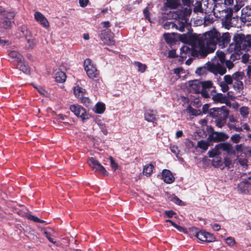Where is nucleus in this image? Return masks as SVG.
Wrapping results in <instances>:
<instances>
[{"label": "nucleus", "mask_w": 251, "mask_h": 251, "mask_svg": "<svg viewBox=\"0 0 251 251\" xmlns=\"http://www.w3.org/2000/svg\"><path fill=\"white\" fill-rule=\"evenodd\" d=\"M230 39L228 33H225L221 36L220 33L215 28H213L198 38L193 50L198 53V55L205 57L208 53L215 50L217 43H222L225 46L229 43Z\"/></svg>", "instance_id": "nucleus-1"}, {"label": "nucleus", "mask_w": 251, "mask_h": 251, "mask_svg": "<svg viewBox=\"0 0 251 251\" xmlns=\"http://www.w3.org/2000/svg\"><path fill=\"white\" fill-rule=\"evenodd\" d=\"M244 74L241 72H236L232 75H225L223 80L218 81V84L223 92L226 93L229 89V85L232 84V87L235 92L240 95H243L244 88L242 80Z\"/></svg>", "instance_id": "nucleus-2"}, {"label": "nucleus", "mask_w": 251, "mask_h": 251, "mask_svg": "<svg viewBox=\"0 0 251 251\" xmlns=\"http://www.w3.org/2000/svg\"><path fill=\"white\" fill-rule=\"evenodd\" d=\"M216 55L217 56H215L211 62H208L203 66L197 68L196 71V74L201 75L209 71L214 74H225L226 73V69L222 65L225 61V53L222 51H217Z\"/></svg>", "instance_id": "nucleus-3"}, {"label": "nucleus", "mask_w": 251, "mask_h": 251, "mask_svg": "<svg viewBox=\"0 0 251 251\" xmlns=\"http://www.w3.org/2000/svg\"><path fill=\"white\" fill-rule=\"evenodd\" d=\"M234 43L230 45V50L238 53L241 50H249L251 48V36L237 34L234 37Z\"/></svg>", "instance_id": "nucleus-4"}, {"label": "nucleus", "mask_w": 251, "mask_h": 251, "mask_svg": "<svg viewBox=\"0 0 251 251\" xmlns=\"http://www.w3.org/2000/svg\"><path fill=\"white\" fill-rule=\"evenodd\" d=\"M211 95L213 101L221 103H226L228 100H233L238 99V97L234 96L231 91H227L226 96L222 93H216V91L213 90L211 92Z\"/></svg>", "instance_id": "nucleus-5"}, {"label": "nucleus", "mask_w": 251, "mask_h": 251, "mask_svg": "<svg viewBox=\"0 0 251 251\" xmlns=\"http://www.w3.org/2000/svg\"><path fill=\"white\" fill-rule=\"evenodd\" d=\"M84 70L88 76L91 79L97 78L99 75V72L95 65L90 59H86L84 62Z\"/></svg>", "instance_id": "nucleus-6"}, {"label": "nucleus", "mask_w": 251, "mask_h": 251, "mask_svg": "<svg viewBox=\"0 0 251 251\" xmlns=\"http://www.w3.org/2000/svg\"><path fill=\"white\" fill-rule=\"evenodd\" d=\"M215 111L221 115V117L215 121L216 126L218 127H222L226 124V119L228 115V110L225 106L214 108Z\"/></svg>", "instance_id": "nucleus-7"}, {"label": "nucleus", "mask_w": 251, "mask_h": 251, "mask_svg": "<svg viewBox=\"0 0 251 251\" xmlns=\"http://www.w3.org/2000/svg\"><path fill=\"white\" fill-rule=\"evenodd\" d=\"M70 109L75 116L80 117L83 123L89 119V115L86 113L85 109L79 105H71Z\"/></svg>", "instance_id": "nucleus-8"}, {"label": "nucleus", "mask_w": 251, "mask_h": 251, "mask_svg": "<svg viewBox=\"0 0 251 251\" xmlns=\"http://www.w3.org/2000/svg\"><path fill=\"white\" fill-rule=\"evenodd\" d=\"M89 166L96 172L102 174L104 176H107L108 173L99 162L93 157H91L88 160Z\"/></svg>", "instance_id": "nucleus-9"}, {"label": "nucleus", "mask_w": 251, "mask_h": 251, "mask_svg": "<svg viewBox=\"0 0 251 251\" xmlns=\"http://www.w3.org/2000/svg\"><path fill=\"white\" fill-rule=\"evenodd\" d=\"M89 166L96 172L102 174L104 176H107L108 173L99 162L93 157H91L88 160Z\"/></svg>", "instance_id": "nucleus-10"}, {"label": "nucleus", "mask_w": 251, "mask_h": 251, "mask_svg": "<svg viewBox=\"0 0 251 251\" xmlns=\"http://www.w3.org/2000/svg\"><path fill=\"white\" fill-rule=\"evenodd\" d=\"M101 41L105 44L112 45L114 44V34L109 29H104L101 31L100 35Z\"/></svg>", "instance_id": "nucleus-11"}, {"label": "nucleus", "mask_w": 251, "mask_h": 251, "mask_svg": "<svg viewBox=\"0 0 251 251\" xmlns=\"http://www.w3.org/2000/svg\"><path fill=\"white\" fill-rule=\"evenodd\" d=\"M193 232L195 236L201 241L211 242L215 240V237L212 234L205 231L201 230L198 231L197 229H195Z\"/></svg>", "instance_id": "nucleus-12"}, {"label": "nucleus", "mask_w": 251, "mask_h": 251, "mask_svg": "<svg viewBox=\"0 0 251 251\" xmlns=\"http://www.w3.org/2000/svg\"><path fill=\"white\" fill-rule=\"evenodd\" d=\"M188 89L191 92L200 93L202 90V84L198 80L189 81L188 82Z\"/></svg>", "instance_id": "nucleus-13"}, {"label": "nucleus", "mask_w": 251, "mask_h": 251, "mask_svg": "<svg viewBox=\"0 0 251 251\" xmlns=\"http://www.w3.org/2000/svg\"><path fill=\"white\" fill-rule=\"evenodd\" d=\"M228 137V135L225 133L214 131L209 135L208 139H210L211 141L220 142L225 141Z\"/></svg>", "instance_id": "nucleus-14"}, {"label": "nucleus", "mask_w": 251, "mask_h": 251, "mask_svg": "<svg viewBox=\"0 0 251 251\" xmlns=\"http://www.w3.org/2000/svg\"><path fill=\"white\" fill-rule=\"evenodd\" d=\"M162 177L164 181L168 184L173 183L175 180V177L169 170L165 169L162 171Z\"/></svg>", "instance_id": "nucleus-15"}, {"label": "nucleus", "mask_w": 251, "mask_h": 251, "mask_svg": "<svg viewBox=\"0 0 251 251\" xmlns=\"http://www.w3.org/2000/svg\"><path fill=\"white\" fill-rule=\"evenodd\" d=\"M246 0H235V4L232 8H229V13L226 16H232L233 12H237L244 5V2Z\"/></svg>", "instance_id": "nucleus-16"}, {"label": "nucleus", "mask_w": 251, "mask_h": 251, "mask_svg": "<svg viewBox=\"0 0 251 251\" xmlns=\"http://www.w3.org/2000/svg\"><path fill=\"white\" fill-rule=\"evenodd\" d=\"M8 55L9 57L12 60L11 61L16 63L21 62L24 59L23 56L18 52L15 50H10Z\"/></svg>", "instance_id": "nucleus-17"}, {"label": "nucleus", "mask_w": 251, "mask_h": 251, "mask_svg": "<svg viewBox=\"0 0 251 251\" xmlns=\"http://www.w3.org/2000/svg\"><path fill=\"white\" fill-rule=\"evenodd\" d=\"M192 49V46L190 47L188 45H184L182 46L180 49V55L181 57L182 58H186L187 55L189 56L192 54L193 52Z\"/></svg>", "instance_id": "nucleus-18"}, {"label": "nucleus", "mask_w": 251, "mask_h": 251, "mask_svg": "<svg viewBox=\"0 0 251 251\" xmlns=\"http://www.w3.org/2000/svg\"><path fill=\"white\" fill-rule=\"evenodd\" d=\"M164 6L171 9L177 8L180 3V0H166Z\"/></svg>", "instance_id": "nucleus-19"}, {"label": "nucleus", "mask_w": 251, "mask_h": 251, "mask_svg": "<svg viewBox=\"0 0 251 251\" xmlns=\"http://www.w3.org/2000/svg\"><path fill=\"white\" fill-rule=\"evenodd\" d=\"M192 13V8L190 6L181 7L175 12V16H190Z\"/></svg>", "instance_id": "nucleus-20"}, {"label": "nucleus", "mask_w": 251, "mask_h": 251, "mask_svg": "<svg viewBox=\"0 0 251 251\" xmlns=\"http://www.w3.org/2000/svg\"><path fill=\"white\" fill-rule=\"evenodd\" d=\"M220 147H222L223 151L226 152L228 154H235V151L231 145L228 143H220Z\"/></svg>", "instance_id": "nucleus-21"}, {"label": "nucleus", "mask_w": 251, "mask_h": 251, "mask_svg": "<svg viewBox=\"0 0 251 251\" xmlns=\"http://www.w3.org/2000/svg\"><path fill=\"white\" fill-rule=\"evenodd\" d=\"M203 0H195L193 4H191L193 7V11L195 14H198L199 13H203V9L202 8L201 1Z\"/></svg>", "instance_id": "nucleus-22"}, {"label": "nucleus", "mask_w": 251, "mask_h": 251, "mask_svg": "<svg viewBox=\"0 0 251 251\" xmlns=\"http://www.w3.org/2000/svg\"><path fill=\"white\" fill-rule=\"evenodd\" d=\"M211 140L207 139V140H201L198 142L197 147L202 150L203 151H205L210 146Z\"/></svg>", "instance_id": "nucleus-23"}, {"label": "nucleus", "mask_w": 251, "mask_h": 251, "mask_svg": "<svg viewBox=\"0 0 251 251\" xmlns=\"http://www.w3.org/2000/svg\"><path fill=\"white\" fill-rule=\"evenodd\" d=\"M223 151L222 147H220V144L217 145L211 151H209L208 154L210 157H214L221 154Z\"/></svg>", "instance_id": "nucleus-24"}, {"label": "nucleus", "mask_w": 251, "mask_h": 251, "mask_svg": "<svg viewBox=\"0 0 251 251\" xmlns=\"http://www.w3.org/2000/svg\"><path fill=\"white\" fill-rule=\"evenodd\" d=\"M156 112L153 110H147L145 113V119L148 122H153L155 120Z\"/></svg>", "instance_id": "nucleus-25"}, {"label": "nucleus", "mask_w": 251, "mask_h": 251, "mask_svg": "<svg viewBox=\"0 0 251 251\" xmlns=\"http://www.w3.org/2000/svg\"><path fill=\"white\" fill-rule=\"evenodd\" d=\"M250 182L248 180H245L238 184V190L242 193L245 192L250 188Z\"/></svg>", "instance_id": "nucleus-26"}, {"label": "nucleus", "mask_w": 251, "mask_h": 251, "mask_svg": "<svg viewBox=\"0 0 251 251\" xmlns=\"http://www.w3.org/2000/svg\"><path fill=\"white\" fill-rule=\"evenodd\" d=\"M12 22V19H9L7 17H4L1 21L0 26L3 28L8 29L11 27Z\"/></svg>", "instance_id": "nucleus-27"}, {"label": "nucleus", "mask_w": 251, "mask_h": 251, "mask_svg": "<svg viewBox=\"0 0 251 251\" xmlns=\"http://www.w3.org/2000/svg\"><path fill=\"white\" fill-rule=\"evenodd\" d=\"M85 90L77 85L74 87V93L75 96L78 98H82L85 93Z\"/></svg>", "instance_id": "nucleus-28"}, {"label": "nucleus", "mask_w": 251, "mask_h": 251, "mask_svg": "<svg viewBox=\"0 0 251 251\" xmlns=\"http://www.w3.org/2000/svg\"><path fill=\"white\" fill-rule=\"evenodd\" d=\"M66 78L65 74L61 71H58L55 73V79L57 82L62 83L65 81Z\"/></svg>", "instance_id": "nucleus-29"}, {"label": "nucleus", "mask_w": 251, "mask_h": 251, "mask_svg": "<svg viewBox=\"0 0 251 251\" xmlns=\"http://www.w3.org/2000/svg\"><path fill=\"white\" fill-rule=\"evenodd\" d=\"M17 64L18 65H19V69L21 71H22L25 74H29L30 70L28 65L27 63L25 62L24 59L21 62H19Z\"/></svg>", "instance_id": "nucleus-30"}, {"label": "nucleus", "mask_w": 251, "mask_h": 251, "mask_svg": "<svg viewBox=\"0 0 251 251\" xmlns=\"http://www.w3.org/2000/svg\"><path fill=\"white\" fill-rule=\"evenodd\" d=\"M154 168V166L151 164L145 165L143 169V174L147 176H150L152 173Z\"/></svg>", "instance_id": "nucleus-31"}, {"label": "nucleus", "mask_w": 251, "mask_h": 251, "mask_svg": "<svg viewBox=\"0 0 251 251\" xmlns=\"http://www.w3.org/2000/svg\"><path fill=\"white\" fill-rule=\"evenodd\" d=\"M170 149L171 152L176 155V157L180 161H182L183 159L181 157H178V155L180 154V151L178 149V147L176 145L174 144L170 145Z\"/></svg>", "instance_id": "nucleus-32"}, {"label": "nucleus", "mask_w": 251, "mask_h": 251, "mask_svg": "<svg viewBox=\"0 0 251 251\" xmlns=\"http://www.w3.org/2000/svg\"><path fill=\"white\" fill-rule=\"evenodd\" d=\"M176 20L179 23L180 27L183 28L184 26L188 24V20L187 17H177Z\"/></svg>", "instance_id": "nucleus-33"}, {"label": "nucleus", "mask_w": 251, "mask_h": 251, "mask_svg": "<svg viewBox=\"0 0 251 251\" xmlns=\"http://www.w3.org/2000/svg\"><path fill=\"white\" fill-rule=\"evenodd\" d=\"M105 110V105L103 103L99 102L95 107V111L98 114H102Z\"/></svg>", "instance_id": "nucleus-34"}, {"label": "nucleus", "mask_w": 251, "mask_h": 251, "mask_svg": "<svg viewBox=\"0 0 251 251\" xmlns=\"http://www.w3.org/2000/svg\"><path fill=\"white\" fill-rule=\"evenodd\" d=\"M26 41L27 42L28 49H32L36 45L38 42L37 40L33 37L27 38Z\"/></svg>", "instance_id": "nucleus-35"}, {"label": "nucleus", "mask_w": 251, "mask_h": 251, "mask_svg": "<svg viewBox=\"0 0 251 251\" xmlns=\"http://www.w3.org/2000/svg\"><path fill=\"white\" fill-rule=\"evenodd\" d=\"M36 21L44 27L49 26V22L45 17H35Z\"/></svg>", "instance_id": "nucleus-36"}, {"label": "nucleus", "mask_w": 251, "mask_h": 251, "mask_svg": "<svg viewBox=\"0 0 251 251\" xmlns=\"http://www.w3.org/2000/svg\"><path fill=\"white\" fill-rule=\"evenodd\" d=\"M41 231L43 232L44 235L46 237V238L49 240L50 242L54 244H56V242L52 238L53 237L50 235V233L48 231H47L44 228H42L41 229Z\"/></svg>", "instance_id": "nucleus-37"}, {"label": "nucleus", "mask_w": 251, "mask_h": 251, "mask_svg": "<svg viewBox=\"0 0 251 251\" xmlns=\"http://www.w3.org/2000/svg\"><path fill=\"white\" fill-rule=\"evenodd\" d=\"M134 65L137 68L138 71L143 73L145 72L147 69V66L139 62H135L134 63Z\"/></svg>", "instance_id": "nucleus-38"}, {"label": "nucleus", "mask_w": 251, "mask_h": 251, "mask_svg": "<svg viewBox=\"0 0 251 251\" xmlns=\"http://www.w3.org/2000/svg\"><path fill=\"white\" fill-rule=\"evenodd\" d=\"M239 111L243 118H247L249 114V108L247 106H242L240 108Z\"/></svg>", "instance_id": "nucleus-39"}, {"label": "nucleus", "mask_w": 251, "mask_h": 251, "mask_svg": "<svg viewBox=\"0 0 251 251\" xmlns=\"http://www.w3.org/2000/svg\"><path fill=\"white\" fill-rule=\"evenodd\" d=\"M164 37L168 44H172L174 41V36L172 34L164 33Z\"/></svg>", "instance_id": "nucleus-40"}, {"label": "nucleus", "mask_w": 251, "mask_h": 251, "mask_svg": "<svg viewBox=\"0 0 251 251\" xmlns=\"http://www.w3.org/2000/svg\"><path fill=\"white\" fill-rule=\"evenodd\" d=\"M21 31L25 36V39L27 40V38L32 37L31 35L30 31L27 29L25 27H22L21 28Z\"/></svg>", "instance_id": "nucleus-41"}, {"label": "nucleus", "mask_w": 251, "mask_h": 251, "mask_svg": "<svg viewBox=\"0 0 251 251\" xmlns=\"http://www.w3.org/2000/svg\"><path fill=\"white\" fill-rule=\"evenodd\" d=\"M153 7L152 3H149L147 7L143 10L144 16H150V11L151 10Z\"/></svg>", "instance_id": "nucleus-42"}, {"label": "nucleus", "mask_w": 251, "mask_h": 251, "mask_svg": "<svg viewBox=\"0 0 251 251\" xmlns=\"http://www.w3.org/2000/svg\"><path fill=\"white\" fill-rule=\"evenodd\" d=\"M234 1H235V0H219V4L224 3L226 6L233 5Z\"/></svg>", "instance_id": "nucleus-43"}, {"label": "nucleus", "mask_w": 251, "mask_h": 251, "mask_svg": "<svg viewBox=\"0 0 251 251\" xmlns=\"http://www.w3.org/2000/svg\"><path fill=\"white\" fill-rule=\"evenodd\" d=\"M251 16V8L249 6H247L242 10L241 16Z\"/></svg>", "instance_id": "nucleus-44"}, {"label": "nucleus", "mask_w": 251, "mask_h": 251, "mask_svg": "<svg viewBox=\"0 0 251 251\" xmlns=\"http://www.w3.org/2000/svg\"><path fill=\"white\" fill-rule=\"evenodd\" d=\"M202 84V90H206L207 89L210 88L213 86V83L211 81H205L201 82Z\"/></svg>", "instance_id": "nucleus-45"}, {"label": "nucleus", "mask_w": 251, "mask_h": 251, "mask_svg": "<svg viewBox=\"0 0 251 251\" xmlns=\"http://www.w3.org/2000/svg\"><path fill=\"white\" fill-rule=\"evenodd\" d=\"M27 218L28 219L31 220L35 222L40 223H45V221H44L42 220H41V219H39L38 217H37L35 216H33V215H28Z\"/></svg>", "instance_id": "nucleus-46"}, {"label": "nucleus", "mask_w": 251, "mask_h": 251, "mask_svg": "<svg viewBox=\"0 0 251 251\" xmlns=\"http://www.w3.org/2000/svg\"><path fill=\"white\" fill-rule=\"evenodd\" d=\"M98 125H99L101 131L104 135H107L108 133V131L106 128V126L105 124L102 123V122L98 123Z\"/></svg>", "instance_id": "nucleus-47"}, {"label": "nucleus", "mask_w": 251, "mask_h": 251, "mask_svg": "<svg viewBox=\"0 0 251 251\" xmlns=\"http://www.w3.org/2000/svg\"><path fill=\"white\" fill-rule=\"evenodd\" d=\"M241 139V136L238 134H235L231 136V140L234 143H239Z\"/></svg>", "instance_id": "nucleus-48"}, {"label": "nucleus", "mask_w": 251, "mask_h": 251, "mask_svg": "<svg viewBox=\"0 0 251 251\" xmlns=\"http://www.w3.org/2000/svg\"><path fill=\"white\" fill-rule=\"evenodd\" d=\"M213 165L216 167H220L222 166L223 164V162L221 158H219L218 157H216L213 160L212 162Z\"/></svg>", "instance_id": "nucleus-49"}, {"label": "nucleus", "mask_w": 251, "mask_h": 251, "mask_svg": "<svg viewBox=\"0 0 251 251\" xmlns=\"http://www.w3.org/2000/svg\"><path fill=\"white\" fill-rule=\"evenodd\" d=\"M174 72L178 77L182 76L181 75L185 74L184 70L182 68H177L175 69Z\"/></svg>", "instance_id": "nucleus-50"}, {"label": "nucleus", "mask_w": 251, "mask_h": 251, "mask_svg": "<svg viewBox=\"0 0 251 251\" xmlns=\"http://www.w3.org/2000/svg\"><path fill=\"white\" fill-rule=\"evenodd\" d=\"M213 18L212 17H204V25L207 26L213 22Z\"/></svg>", "instance_id": "nucleus-51"}, {"label": "nucleus", "mask_w": 251, "mask_h": 251, "mask_svg": "<svg viewBox=\"0 0 251 251\" xmlns=\"http://www.w3.org/2000/svg\"><path fill=\"white\" fill-rule=\"evenodd\" d=\"M109 159L110 160V166L111 168L114 171H116L118 168V164L114 161L112 157H110Z\"/></svg>", "instance_id": "nucleus-52"}, {"label": "nucleus", "mask_w": 251, "mask_h": 251, "mask_svg": "<svg viewBox=\"0 0 251 251\" xmlns=\"http://www.w3.org/2000/svg\"><path fill=\"white\" fill-rule=\"evenodd\" d=\"M176 26V24L172 22H167L163 25V27L166 29H169L171 27L174 28Z\"/></svg>", "instance_id": "nucleus-53"}, {"label": "nucleus", "mask_w": 251, "mask_h": 251, "mask_svg": "<svg viewBox=\"0 0 251 251\" xmlns=\"http://www.w3.org/2000/svg\"><path fill=\"white\" fill-rule=\"evenodd\" d=\"M195 0H181V2L183 5L186 6H190L191 4H193Z\"/></svg>", "instance_id": "nucleus-54"}, {"label": "nucleus", "mask_w": 251, "mask_h": 251, "mask_svg": "<svg viewBox=\"0 0 251 251\" xmlns=\"http://www.w3.org/2000/svg\"><path fill=\"white\" fill-rule=\"evenodd\" d=\"M250 55L248 54H244L242 55L241 60L243 63H249Z\"/></svg>", "instance_id": "nucleus-55"}, {"label": "nucleus", "mask_w": 251, "mask_h": 251, "mask_svg": "<svg viewBox=\"0 0 251 251\" xmlns=\"http://www.w3.org/2000/svg\"><path fill=\"white\" fill-rule=\"evenodd\" d=\"M34 87L38 91V92L41 95L43 96H46L47 94V92L44 89H43L40 86H34Z\"/></svg>", "instance_id": "nucleus-56"}, {"label": "nucleus", "mask_w": 251, "mask_h": 251, "mask_svg": "<svg viewBox=\"0 0 251 251\" xmlns=\"http://www.w3.org/2000/svg\"><path fill=\"white\" fill-rule=\"evenodd\" d=\"M226 243L229 246H233L235 244V241L234 238L230 237L226 239Z\"/></svg>", "instance_id": "nucleus-57"}, {"label": "nucleus", "mask_w": 251, "mask_h": 251, "mask_svg": "<svg viewBox=\"0 0 251 251\" xmlns=\"http://www.w3.org/2000/svg\"><path fill=\"white\" fill-rule=\"evenodd\" d=\"M224 164L226 167H229L232 163L231 160L228 157H226L224 159Z\"/></svg>", "instance_id": "nucleus-58"}, {"label": "nucleus", "mask_w": 251, "mask_h": 251, "mask_svg": "<svg viewBox=\"0 0 251 251\" xmlns=\"http://www.w3.org/2000/svg\"><path fill=\"white\" fill-rule=\"evenodd\" d=\"M89 1V0H79V3L81 7H85L87 5Z\"/></svg>", "instance_id": "nucleus-59"}, {"label": "nucleus", "mask_w": 251, "mask_h": 251, "mask_svg": "<svg viewBox=\"0 0 251 251\" xmlns=\"http://www.w3.org/2000/svg\"><path fill=\"white\" fill-rule=\"evenodd\" d=\"M45 229L47 230V231H48L50 233V235H51L52 237H54L56 236V231L53 229H52V228H50V227H48V228H46Z\"/></svg>", "instance_id": "nucleus-60"}, {"label": "nucleus", "mask_w": 251, "mask_h": 251, "mask_svg": "<svg viewBox=\"0 0 251 251\" xmlns=\"http://www.w3.org/2000/svg\"><path fill=\"white\" fill-rule=\"evenodd\" d=\"M79 99L81 100V102L84 103L86 105H88L90 103L89 99L84 97V96H82V98H79Z\"/></svg>", "instance_id": "nucleus-61"}, {"label": "nucleus", "mask_w": 251, "mask_h": 251, "mask_svg": "<svg viewBox=\"0 0 251 251\" xmlns=\"http://www.w3.org/2000/svg\"><path fill=\"white\" fill-rule=\"evenodd\" d=\"M200 93H201V96L204 98H207L209 97V95L206 90L203 89L201 91Z\"/></svg>", "instance_id": "nucleus-62"}, {"label": "nucleus", "mask_w": 251, "mask_h": 251, "mask_svg": "<svg viewBox=\"0 0 251 251\" xmlns=\"http://www.w3.org/2000/svg\"><path fill=\"white\" fill-rule=\"evenodd\" d=\"M243 149V145L242 144L237 145L235 146V153L236 152H242Z\"/></svg>", "instance_id": "nucleus-63"}, {"label": "nucleus", "mask_w": 251, "mask_h": 251, "mask_svg": "<svg viewBox=\"0 0 251 251\" xmlns=\"http://www.w3.org/2000/svg\"><path fill=\"white\" fill-rule=\"evenodd\" d=\"M247 75L248 77V79L251 78V65L249 66L247 69Z\"/></svg>", "instance_id": "nucleus-64"}]
</instances>
